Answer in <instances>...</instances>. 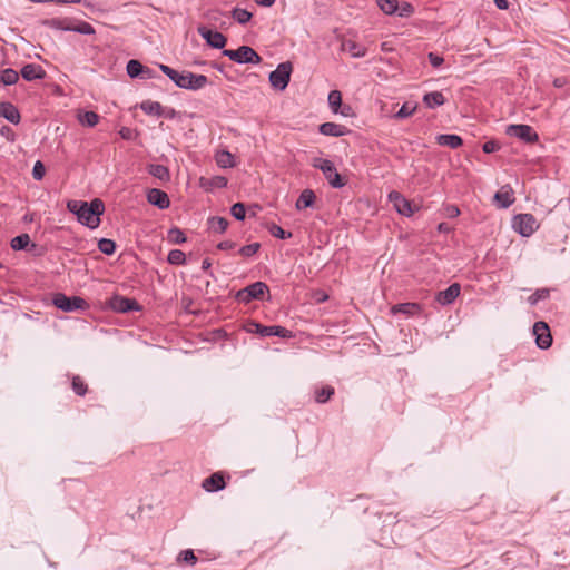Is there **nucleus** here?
I'll use <instances>...</instances> for the list:
<instances>
[{"label":"nucleus","mask_w":570,"mask_h":570,"mask_svg":"<svg viewBox=\"0 0 570 570\" xmlns=\"http://www.w3.org/2000/svg\"><path fill=\"white\" fill-rule=\"evenodd\" d=\"M232 17L238 23L245 24L252 19V13L249 11H247L246 9L235 8L232 11Z\"/></svg>","instance_id":"37"},{"label":"nucleus","mask_w":570,"mask_h":570,"mask_svg":"<svg viewBox=\"0 0 570 570\" xmlns=\"http://www.w3.org/2000/svg\"><path fill=\"white\" fill-rule=\"evenodd\" d=\"M53 305L63 312H73L78 309H86L88 303L79 296H66L62 293H57L52 298Z\"/></svg>","instance_id":"7"},{"label":"nucleus","mask_w":570,"mask_h":570,"mask_svg":"<svg viewBox=\"0 0 570 570\" xmlns=\"http://www.w3.org/2000/svg\"><path fill=\"white\" fill-rule=\"evenodd\" d=\"M293 66L289 61L282 62L269 73V82L273 88L284 90L291 80Z\"/></svg>","instance_id":"8"},{"label":"nucleus","mask_w":570,"mask_h":570,"mask_svg":"<svg viewBox=\"0 0 570 570\" xmlns=\"http://www.w3.org/2000/svg\"><path fill=\"white\" fill-rule=\"evenodd\" d=\"M67 208L77 216L79 223L95 229L100 225V216L105 212V204L99 198H95L90 203L72 199L68 200Z\"/></svg>","instance_id":"1"},{"label":"nucleus","mask_w":570,"mask_h":570,"mask_svg":"<svg viewBox=\"0 0 570 570\" xmlns=\"http://www.w3.org/2000/svg\"><path fill=\"white\" fill-rule=\"evenodd\" d=\"M126 70L130 78H138L142 71V63L138 60L131 59L128 61Z\"/></svg>","instance_id":"38"},{"label":"nucleus","mask_w":570,"mask_h":570,"mask_svg":"<svg viewBox=\"0 0 570 570\" xmlns=\"http://www.w3.org/2000/svg\"><path fill=\"white\" fill-rule=\"evenodd\" d=\"M71 387L73 392L79 395L83 396L88 392V385L79 375H73L71 380Z\"/></svg>","instance_id":"35"},{"label":"nucleus","mask_w":570,"mask_h":570,"mask_svg":"<svg viewBox=\"0 0 570 570\" xmlns=\"http://www.w3.org/2000/svg\"><path fill=\"white\" fill-rule=\"evenodd\" d=\"M159 69L171 80L175 85L183 89L198 90L205 87L208 79L204 75H196L190 71L178 72L169 66L159 65Z\"/></svg>","instance_id":"2"},{"label":"nucleus","mask_w":570,"mask_h":570,"mask_svg":"<svg viewBox=\"0 0 570 570\" xmlns=\"http://www.w3.org/2000/svg\"><path fill=\"white\" fill-rule=\"evenodd\" d=\"M421 312H422V307L417 303H401V304L393 305L391 307L392 314L402 313L407 316H413V315L420 314Z\"/></svg>","instance_id":"22"},{"label":"nucleus","mask_w":570,"mask_h":570,"mask_svg":"<svg viewBox=\"0 0 570 570\" xmlns=\"http://www.w3.org/2000/svg\"><path fill=\"white\" fill-rule=\"evenodd\" d=\"M445 215L450 218L458 217L460 215V209L455 205H448L445 208Z\"/></svg>","instance_id":"55"},{"label":"nucleus","mask_w":570,"mask_h":570,"mask_svg":"<svg viewBox=\"0 0 570 570\" xmlns=\"http://www.w3.org/2000/svg\"><path fill=\"white\" fill-rule=\"evenodd\" d=\"M416 108V104L404 102L394 117L399 119L411 117L415 112Z\"/></svg>","instance_id":"41"},{"label":"nucleus","mask_w":570,"mask_h":570,"mask_svg":"<svg viewBox=\"0 0 570 570\" xmlns=\"http://www.w3.org/2000/svg\"><path fill=\"white\" fill-rule=\"evenodd\" d=\"M342 50L348 52L353 58L364 57L367 51L366 47L350 39L342 41Z\"/></svg>","instance_id":"23"},{"label":"nucleus","mask_w":570,"mask_h":570,"mask_svg":"<svg viewBox=\"0 0 570 570\" xmlns=\"http://www.w3.org/2000/svg\"><path fill=\"white\" fill-rule=\"evenodd\" d=\"M155 77V71L150 69L149 67H146L142 65V71L139 78L141 79H151Z\"/></svg>","instance_id":"57"},{"label":"nucleus","mask_w":570,"mask_h":570,"mask_svg":"<svg viewBox=\"0 0 570 570\" xmlns=\"http://www.w3.org/2000/svg\"><path fill=\"white\" fill-rule=\"evenodd\" d=\"M514 200V193L510 185L502 186L493 197V202L498 208H508Z\"/></svg>","instance_id":"13"},{"label":"nucleus","mask_w":570,"mask_h":570,"mask_svg":"<svg viewBox=\"0 0 570 570\" xmlns=\"http://www.w3.org/2000/svg\"><path fill=\"white\" fill-rule=\"evenodd\" d=\"M71 31L81 33V35H94L95 28L86 21H78L77 23H71Z\"/></svg>","instance_id":"39"},{"label":"nucleus","mask_w":570,"mask_h":570,"mask_svg":"<svg viewBox=\"0 0 570 570\" xmlns=\"http://www.w3.org/2000/svg\"><path fill=\"white\" fill-rule=\"evenodd\" d=\"M500 148L499 144L494 140H490L483 144L482 149L485 154H491Z\"/></svg>","instance_id":"53"},{"label":"nucleus","mask_w":570,"mask_h":570,"mask_svg":"<svg viewBox=\"0 0 570 570\" xmlns=\"http://www.w3.org/2000/svg\"><path fill=\"white\" fill-rule=\"evenodd\" d=\"M390 199L394 202V206L396 210L405 216H411L413 210L411 207V203L402 197L397 191H393L390 194Z\"/></svg>","instance_id":"21"},{"label":"nucleus","mask_w":570,"mask_h":570,"mask_svg":"<svg viewBox=\"0 0 570 570\" xmlns=\"http://www.w3.org/2000/svg\"><path fill=\"white\" fill-rule=\"evenodd\" d=\"M98 248L102 254L112 255L116 250V243L108 238H101L98 242Z\"/></svg>","instance_id":"42"},{"label":"nucleus","mask_w":570,"mask_h":570,"mask_svg":"<svg viewBox=\"0 0 570 570\" xmlns=\"http://www.w3.org/2000/svg\"><path fill=\"white\" fill-rule=\"evenodd\" d=\"M567 82H568V81H567V78H564V77H558V78H556V79L553 80V86H554L556 88H562L563 86H566V85H567Z\"/></svg>","instance_id":"59"},{"label":"nucleus","mask_w":570,"mask_h":570,"mask_svg":"<svg viewBox=\"0 0 570 570\" xmlns=\"http://www.w3.org/2000/svg\"><path fill=\"white\" fill-rule=\"evenodd\" d=\"M429 61L434 68H439L443 63L444 59H443V57H441L434 52H430Z\"/></svg>","instance_id":"54"},{"label":"nucleus","mask_w":570,"mask_h":570,"mask_svg":"<svg viewBox=\"0 0 570 570\" xmlns=\"http://www.w3.org/2000/svg\"><path fill=\"white\" fill-rule=\"evenodd\" d=\"M452 229L453 228L449 224H446V223H440L438 225V230L440 233H450V232H452Z\"/></svg>","instance_id":"60"},{"label":"nucleus","mask_w":570,"mask_h":570,"mask_svg":"<svg viewBox=\"0 0 570 570\" xmlns=\"http://www.w3.org/2000/svg\"><path fill=\"white\" fill-rule=\"evenodd\" d=\"M18 80H19V73L11 68H7V69L2 70L0 73V81L4 86L14 85Z\"/></svg>","instance_id":"34"},{"label":"nucleus","mask_w":570,"mask_h":570,"mask_svg":"<svg viewBox=\"0 0 570 570\" xmlns=\"http://www.w3.org/2000/svg\"><path fill=\"white\" fill-rule=\"evenodd\" d=\"M168 238L170 239V242H173L175 244H181V243L186 242L185 234L183 233V230H180L177 227L169 229Z\"/></svg>","instance_id":"48"},{"label":"nucleus","mask_w":570,"mask_h":570,"mask_svg":"<svg viewBox=\"0 0 570 570\" xmlns=\"http://www.w3.org/2000/svg\"><path fill=\"white\" fill-rule=\"evenodd\" d=\"M71 23H72V19H69V18H63V19L51 18V19H46L42 21L43 26H47L49 28L57 29V30H63V31H71Z\"/></svg>","instance_id":"25"},{"label":"nucleus","mask_w":570,"mask_h":570,"mask_svg":"<svg viewBox=\"0 0 570 570\" xmlns=\"http://www.w3.org/2000/svg\"><path fill=\"white\" fill-rule=\"evenodd\" d=\"M316 199L315 193L312 189H304L298 199L296 200L295 207L298 210L305 209L314 205Z\"/></svg>","instance_id":"24"},{"label":"nucleus","mask_w":570,"mask_h":570,"mask_svg":"<svg viewBox=\"0 0 570 570\" xmlns=\"http://www.w3.org/2000/svg\"><path fill=\"white\" fill-rule=\"evenodd\" d=\"M0 116L14 125H18L21 119L18 108L13 104L7 101L0 102Z\"/></svg>","instance_id":"18"},{"label":"nucleus","mask_w":570,"mask_h":570,"mask_svg":"<svg viewBox=\"0 0 570 570\" xmlns=\"http://www.w3.org/2000/svg\"><path fill=\"white\" fill-rule=\"evenodd\" d=\"M235 247H236V243L233 242V240H224V242H220L217 245V248L220 249V250H229V249H233Z\"/></svg>","instance_id":"56"},{"label":"nucleus","mask_w":570,"mask_h":570,"mask_svg":"<svg viewBox=\"0 0 570 570\" xmlns=\"http://www.w3.org/2000/svg\"><path fill=\"white\" fill-rule=\"evenodd\" d=\"M140 108L147 115L163 116L164 108L157 101L146 100L140 104Z\"/></svg>","instance_id":"30"},{"label":"nucleus","mask_w":570,"mask_h":570,"mask_svg":"<svg viewBox=\"0 0 570 570\" xmlns=\"http://www.w3.org/2000/svg\"><path fill=\"white\" fill-rule=\"evenodd\" d=\"M335 393V390L331 385H324L316 387L314 391V399L316 403L323 404L327 402Z\"/></svg>","instance_id":"28"},{"label":"nucleus","mask_w":570,"mask_h":570,"mask_svg":"<svg viewBox=\"0 0 570 570\" xmlns=\"http://www.w3.org/2000/svg\"><path fill=\"white\" fill-rule=\"evenodd\" d=\"M313 167L322 170L324 177L333 188H342L346 180L337 173L334 164L328 159L315 158Z\"/></svg>","instance_id":"4"},{"label":"nucleus","mask_w":570,"mask_h":570,"mask_svg":"<svg viewBox=\"0 0 570 570\" xmlns=\"http://www.w3.org/2000/svg\"><path fill=\"white\" fill-rule=\"evenodd\" d=\"M178 560L184 561L188 564H195L197 562V557L195 556L193 550L188 549L179 553Z\"/></svg>","instance_id":"50"},{"label":"nucleus","mask_w":570,"mask_h":570,"mask_svg":"<svg viewBox=\"0 0 570 570\" xmlns=\"http://www.w3.org/2000/svg\"><path fill=\"white\" fill-rule=\"evenodd\" d=\"M112 307L121 313L140 309L139 304L135 299L119 296L112 299Z\"/></svg>","instance_id":"20"},{"label":"nucleus","mask_w":570,"mask_h":570,"mask_svg":"<svg viewBox=\"0 0 570 570\" xmlns=\"http://www.w3.org/2000/svg\"><path fill=\"white\" fill-rule=\"evenodd\" d=\"M328 105L334 112H338L342 105V94L338 90H332L328 94Z\"/></svg>","instance_id":"43"},{"label":"nucleus","mask_w":570,"mask_h":570,"mask_svg":"<svg viewBox=\"0 0 570 570\" xmlns=\"http://www.w3.org/2000/svg\"><path fill=\"white\" fill-rule=\"evenodd\" d=\"M21 76L24 80L32 81L36 79H43L46 77V71L39 65L28 63L21 69Z\"/></svg>","instance_id":"19"},{"label":"nucleus","mask_w":570,"mask_h":570,"mask_svg":"<svg viewBox=\"0 0 570 570\" xmlns=\"http://www.w3.org/2000/svg\"><path fill=\"white\" fill-rule=\"evenodd\" d=\"M512 227L521 236L529 237L539 228V224L532 214H518L512 218Z\"/></svg>","instance_id":"6"},{"label":"nucleus","mask_w":570,"mask_h":570,"mask_svg":"<svg viewBox=\"0 0 570 570\" xmlns=\"http://www.w3.org/2000/svg\"><path fill=\"white\" fill-rule=\"evenodd\" d=\"M436 142L440 146H445V147L455 149V148H459L460 146H462L463 140L458 135H439L436 137Z\"/></svg>","instance_id":"27"},{"label":"nucleus","mask_w":570,"mask_h":570,"mask_svg":"<svg viewBox=\"0 0 570 570\" xmlns=\"http://www.w3.org/2000/svg\"><path fill=\"white\" fill-rule=\"evenodd\" d=\"M257 6L261 7H271L275 3L276 0H254Z\"/></svg>","instance_id":"61"},{"label":"nucleus","mask_w":570,"mask_h":570,"mask_svg":"<svg viewBox=\"0 0 570 570\" xmlns=\"http://www.w3.org/2000/svg\"><path fill=\"white\" fill-rule=\"evenodd\" d=\"M412 12H413V7L410 3L404 2L403 6L401 7L400 16L401 17L410 16Z\"/></svg>","instance_id":"58"},{"label":"nucleus","mask_w":570,"mask_h":570,"mask_svg":"<svg viewBox=\"0 0 570 570\" xmlns=\"http://www.w3.org/2000/svg\"><path fill=\"white\" fill-rule=\"evenodd\" d=\"M268 232L276 238L286 239L292 236L291 233H286L281 226L272 223L267 226Z\"/></svg>","instance_id":"47"},{"label":"nucleus","mask_w":570,"mask_h":570,"mask_svg":"<svg viewBox=\"0 0 570 570\" xmlns=\"http://www.w3.org/2000/svg\"><path fill=\"white\" fill-rule=\"evenodd\" d=\"M46 174L45 165L37 160L33 168H32V176L36 180H41Z\"/></svg>","instance_id":"51"},{"label":"nucleus","mask_w":570,"mask_h":570,"mask_svg":"<svg viewBox=\"0 0 570 570\" xmlns=\"http://www.w3.org/2000/svg\"><path fill=\"white\" fill-rule=\"evenodd\" d=\"M533 335L539 348H549L552 344V336L548 324L543 321L535 322L533 325Z\"/></svg>","instance_id":"11"},{"label":"nucleus","mask_w":570,"mask_h":570,"mask_svg":"<svg viewBox=\"0 0 570 570\" xmlns=\"http://www.w3.org/2000/svg\"><path fill=\"white\" fill-rule=\"evenodd\" d=\"M30 243V237L28 234H21L19 236H16L11 240V247L14 250H21L24 249Z\"/></svg>","instance_id":"40"},{"label":"nucleus","mask_w":570,"mask_h":570,"mask_svg":"<svg viewBox=\"0 0 570 570\" xmlns=\"http://www.w3.org/2000/svg\"><path fill=\"white\" fill-rule=\"evenodd\" d=\"M212 266V262L208 259V258H205L203 262H202V269L203 271H208Z\"/></svg>","instance_id":"64"},{"label":"nucleus","mask_w":570,"mask_h":570,"mask_svg":"<svg viewBox=\"0 0 570 570\" xmlns=\"http://www.w3.org/2000/svg\"><path fill=\"white\" fill-rule=\"evenodd\" d=\"M259 248H261L259 243H253V244L245 245V246L240 247V249L238 250V254L242 255L243 257L248 258V257L256 255L258 253Z\"/></svg>","instance_id":"46"},{"label":"nucleus","mask_w":570,"mask_h":570,"mask_svg":"<svg viewBox=\"0 0 570 570\" xmlns=\"http://www.w3.org/2000/svg\"><path fill=\"white\" fill-rule=\"evenodd\" d=\"M461 286L459 283L451 284L446 289L441 291L436 294V302L441 305L452 304L455 298L460 295Z\"/></svg>","instance_id":"15"},{"label":"nucleus","mask_w":570,"mask_h":570,"mask_svg":"<svg viewBox=\"0 0 570 570\" xmlns=\"http://www.w3.org/2000/svg\"><path fill=\"white\" fill-rule=\"evenodd\" d=\"M198 33L207 41L210 47L224 50L227 38L222 32L214 31L207 27H198Z\"/></svg>","instance_id":"12"},{"label":"nucleus","mask_w":570,"mask_h":570,"mask_svg":"<svg viewBox=\"0 0 570 570\" xmlns=\"http://www.w3.org/2000/svg\"><path fill=\"white\" fill-rule=\"evenodd\" d=\"M377 6L386 14H393L399 10L396 0H377Z\"/></svg>","instance_id":"36"},{"label":"nucleus","mask_w":570,"mask_h":570,"mask_svg":"<svg viewBox=\"0 0 570 570\" xmlns=\"http://www.w3.org/2000/svg\"><path fill=\"white\" fill-rule=\"evenodd\" d=\"M149 174L161 181H168L170 179L169 170L164 165H150Z\"/></svg>","instance_id":"33"},{"label":"nucleus","mask_w":570,"mask_h":570,"mask_svg":"<svg viewBox=\"0 0 570 570\" xmlns=\"http://www.w3.org/2000/svg\"><path fill=\"white\" fill-rule=\"evenodd\" d=\"M494 3L500 10H505L509 7V2L507 0H494Z\"/></svg>","instance_id":"62"},{"label":"nucleus","mask_w":570,"mask_h":570,"mask_svg":"<svg viewBox=\"0 0 570 570\" xmlns=\"http://www.w3.org/2000/svg\"><path fill=\"white\" fill-rule=\"evenodd\" d=\"M147 200L159 209H166L170 206L168 195L158 188H153L148 191Z\"/></svg>","instance_id":"16"},{"label":"nucleus","mask_w":570,"mask_h":570,"mask_svg":"<svg viewBox=\"0 0 570 570\" xmlns=\"http://www.w3.org/2000/svg\"><path fill=\"white\" fill-rule=\"evenodd\" d=\"M230 214L233 217H235L237 220H243L246 216V208L243 203H236L230 208Z\"/></svg>","instance_id":"49"},{"label":"nucleus","mask_w":570,"mask_h":570,"mask_svg":"<svg viewBox=\"0 0 570 570\" xmlns=\"http://www.w3.org/2000/svg\"><path fill=\"white\" fill-rule=\"evenodd\" d=\"M320 132L324 136L341 137L351 132V130L335 122H324L318 128Z\"/></svg>","instance_id":"17"},{"label":"nucleus","mask_w":570,"mask_h":570,"mask_svg":"<svg viewBox=\"0 0 570 570\" xmlns=\"http://www.w3.org/2000/svg\"><path fill=\"white\" fill-rule=\"evenodd\" d=\"M167 261L173 265H181L186 261V255L180 249H173L168 253Z\"/></svg>","instance_id":"44"},{"label":"nucleus","mask_w":570,"mask_h":570,"mask_svg":"<svg viewBox=\"0 0 570 570\" xmlns=\"http://www.w3.org/2000/svg\"><path fill=\"white\" fill-rule=\"evenodd\" d=\"M227 178L224 177V176H214L210 181H209V186L213 187V188H223V187H226L227 186Z\"/></svg>","instance_id":"52"},{"label":"nucleus","mask_w":570,"mask_h":570,"mask_svg":"<svg viewBox=\"0 0 570 570\" xmlns=\"http://www.w3.org/2000/svg\"><path fill=\"white\" fill-rule=\"evenodd\" d=\"M423 102L428 108H435L442 106L445 102V97L441 91L428 92L423 96Z\"/></svg>","instance_id":"26"},{"label":"nucleus","mask_w":570,"mask_h":570,"mask_svg":"<svg viewBox=\"0 0 570 570\" xmlns=\"http://www.w3.org/2000/svg\"><path fill=\"white\" fill-rule=\"evenodd\" d=\"M507 134L529 144H533L539 140L538 134L529 125H510L507 128Z\"/></svg>","instance_id":"10"},{"label":"nucleus","mask_w":570,"mask_h":570,"mask_svg":"<svg viewBox=\"0 0 570 570\" xmlns=\"http://www.w3.org/2000/svg\"><path fill=\"white\" fill-rule=\"evenodd\" d=\"M77 118L82 126L95 127L100 117L95 111H79Z\"/></svg>","instance_id":"29"},{"label":"nucleus","mask_w":570,"mask_h":570,"mask_svg":"<svg viewBox=\"0 0 570 570\" xmlns=\"http://www.w3.org/2000/svg\"><path fill=\"white\" fill-rule=\"evenodd\" d=\"M216 163L222 168H232L234 167V156L227 150L217 151L215 156Z\"/></svg>","instance_id":"31"},{"label":"nucleus","mask_w":570,"mask_h":570,"mask_svg":"<svg viewBox=\"0 0 570 570\" xmlns=\"http://www.w3.org/2000/svg\"><path fill=\"white\" fill-rule=\"evenodd\" d=\"M202 487L207 492H216L226 487L223 472H215L210 476L203 480Z\"/></svg>","instance_id":"14"},{"label":"nucleus","mask_w":570,"mask_h":570,"mask_svg":"<svg viewBox=\"0 0 570 570\" xmlns=\"http://www.w3.org/2000/svg\"><path fill=\"white\" fill-rule=\"evenodd\" d=\"M223 55L237 63L258 65L262 62V57L252 47L245 45L236 50L224 49Z\"/></svg>","instance_id":"3"},{"label":"nucleus","mask_w":570,"mask_h":570,"mask_svg":"<svg viewBox=\"0 0 570 570\" xmlns=\"http://www.w3.org/2000/svg\"><path fill=\"white\" fill-rule=\"evenodd\" d=\"M341 114L345 117H348L352 115V107L351 106H343L342 109H341Z\"/></svg>","instance_id":"63"},{"label":"nucleus","mask_w":570,"mask_h":570,"mask_svg":"<svg viewBox=\"0 0 570 570\" xmlns=\"http://www.w3.org/2000/svg\"><path fill=\"white\" fill-rule=\"evenodd\" d=\"M550 296V291L548 288H539L532 295L528 297V302L530 305L538 304L539 301L547 299Z\"/></svg>","instance_id":"45"},{"label":"nucleus","mask_w":570,"mask_h":570,"mask_svg":"<svg viewBox=\"0 0 570 570\" xmlns=\"http://www.w3.org/2000/svg\"><path fill=\"white\" fill-rule=\"evenodd\" d=\"M246 331L249 333H256L261 336H278L283 338H287L292 336V332L283 326L273 325L266 326L256 322H249L246 325Z\"/></svg>","instance_id":"9"},{"label":"nucleus","mask_w":570,"mask_h":570,"mask_svg":"<svg viewBox=\"0 0 570 570\" xmlns=\"http://www.w3.org/2000/svg\"><path fill=\"white\" fill-rule=\"evenodd\" d=\"M269 293L268 286L264 282H255L245 288L239 289L235 298L239 303L248 304L254 299H263L265 294Z\"/></svg>","instance_id":"5"},{"label":"nucleus","mask_w":570,"mask_h":570,"mask_svg":"<svg viewBox=\"0 0 570 570\" xmlns=\"http://www.w3.org/2000/svg\"><path fill=\"white\" fill-rule=\"evenodd\" d=\"M209 228L215 233H224L228 227V220L225 217L214 216L208 219Z\"/></svg>","instance_id":"32"}]
</instances>
